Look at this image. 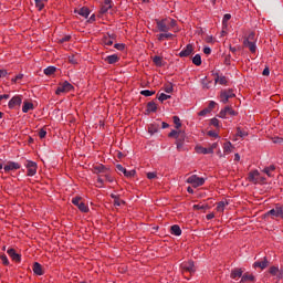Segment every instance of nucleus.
Masks as SVG:
<instances>
[{
  "label": "nucleus",
  "mask_w": 283,
  "mask_h": 283,
  "mask_svg": "<svg viewBox=\"0 0 283 283\" xmlns=\"http://www.w3.org/2000/svg\"><path fill=\"white\" fill-rule=\"evenodd\" d=\"M258 42V38H255V32H250L248 36L244 38L243 40V45L244 48H249L250 52L252 54H255L258 46L255 43Z\"/></svg>",
  "instance_id": "nucleus-2"
},
{
  "label": "nucleus",
  "mask_w": 283,
  "mask_h": 283,
  "mask_svg": "<svg viewBox=\"0 0 283 283\" xmlns=\"http://www.w3.org/2000/svg\"><path fill=\"white\" fill-rule=\"evenodd\" d=\"M237 136H240V138H245V136H249V133L247 130L237 128Z\"/></svg>",
  "instance_id": "nucleus-44"
},
{
  "label": "nucleus",
  "mask_w": 283,
  "mask_h": 283,
  "mask_svg": "<svg viewBox=\"0 0 283 283\" xmlns=\"http://www.w3.org/2000/svg\"><path fill=\"white\" fill-rule=\"evenodd\" d=\"M221 103H229V98H235V93H233V90H224L220 93Z\"/></svg>",
  "instance_id": "nucleus-11"
},
{
  "label": "nucleus",
  "mask_w": 283,
  "mask_h": 283,
  "mask_svg": "<svg viewBox=\"0 0 283 283\" xmlns=\"http://www.w3.org/2000/svg\"><path fill=\"white\" fill-rule=\"evenodd\" d=\"M231 21V14L227 13L223 15V23Z\"/></svg>",
  "instance_id": "nucleus-61"
},
{
  "label": "nucleus",
  "mask_w": 283,
  "mask_h": 283,
  "mask_svg": "<svg viewBox=\"0 0 283 283\" xmlns=\"http://www.w3.org/2000/svg\"><path fill=\"white\" fill-rule=\"evenodd\" d=\"M34 109V104L30 101H24L22 105L23 114H28V112H32Z\"/></svg>",
  "instance_id": "nucleus-21"
},
{
  "label": "nucleus",
  "mask_w": 283,
  "mask_h": 283,
  "mask_svg": "<svg viewBox=\"0 0 283 283\" xmlns=\"http://www.w3.org/2000/svg\"><path fill=\"white\" fill-rule=\"evenodd\" d=\"M8 98H10V94L0 95V105H1V102L8 101Z\"/></svg>",
  "instance_id": "nucleus-59"
},
{
  "label": "nucleus",
  "mask_w": 283,
  "mask_h": 283,
  "mask_svg": "<svg viewBox=\"0 0 283 283\" xmlns=\"http://www.w3.org/2000/svg\"><path fill=\"white\" fill-rule=\"evenodd\" d=\"M92 171H93V174H96L97 176L101 174L106 175L107 171H109V168H107V166H105L103 164H95V165H93Z\"/></svg>",
  "instance_id": "nucleus-14"
},
{
  "label": "nucleus",
  "mask_w": 283,
  "mask_h": 283,
  "mask_svg": "<svg viewBox=\"0 0 283 283\" xmlns=\"http://www.w3.org/2000/svg\"><path fill=\"white\" fill-rule=\"evenodd\" d=\"M180 134H182V132L180 130H171L168 136L169 138H178V136H180Z\"/></svg>",
  "instance_id": "nucleus-45"
},
{
  "label": "nucleus",
  "mask_w": 283,
  "mask_h": 283,
  "mask_svg": "<svg viewBox=\"0 0 283 283\" xmlns=\"http://www.w3.org/2000/svg\"><path fill=\"white\" fill-rule=\"evenodd\" d=\"M104 61H106L108 65H114V63H118V61H120V57H118V55L116 54H113V55L106 56Z\"/></svg>",
  "instance_id": "nucleus-23"
},
{
  "label": "nucleus",
  "mask_w": 283,
  "mask_h": 283,
  "mask_svg": "<svg viewBox=\"0 0 283 283\" xmlns=\"http://www.w3.org/2000/svg\"><path fill=\"white\" fill-rule=\"evenodd\" d=\"M269 266V259L266 256L263 258V261H256L253 263L254 269H261V271H264Z\"/></svg>",
  "instance_id": "nucleus-19"
},
{
  "label": "nucleus",
  "mask_w": 283,
  "mask_h": 283,
  "mask_svg": "<svg viewBox=\"0 0 283 283\" xmlns=\"http://www.w3.org/2000/svg\"><path fill=\"white\" fill-rule=\"evenodd\" d=\"M105 179L107 180V182H113L114 181V177H112V175L109 174V169L108 171L104 175Z\"/></svg>",
  "instance_id": "nucleus-52"
},
{
  "label": "nucleus",
  "mask_w": 283,
  "mask_h": 283,
  "mask_svg": "<svg viewBox=\"0 0 283 283\" xmlns=\"http://www.w3.org/2000/svg\"><path fill=\"white\" fill-rule=\"evenodd\" d=\"M208 136H210L211 138H219L218 133H216L213 130H209Z\"/></svg>",
  "instance_id": "nucleus-58"
},
{
  "label": "nucleus",
  "mask_w": 283,
  "mask_h": 283,
  "mask_svg": "<svg viewBox=\"0 0 283 283\" xmlns=\"http://www.w3.org/2000/svg\"><path fill=\"white\" fill-rule=\"evenodd\" d=\"M248 180H249V182H252V185H265L266 184V178L262 177V175L258 170L250 171L248 175Z\"/></svg>",
  "instance_id": "nucleus-3"
},
{
  "label": "nucleus",
  "mask_w": 283,
  "mask_h": 283,
  "mask_svg": "<svg viewBox=\"0 0 283 283\" xmlns=\"http://www.w3.org/2000/svg\"><path fill=\"white\" fill-rule=\"evenodd\" d=\"M75 14H80V17H83L84 19H87L90 17V9L87 7H83L78 10L74 11Z\"/></svg>",
  "instance_id": "nucleus-22"
},
{
  "label": "nucleus",
  "mask_w": 283,
  "mask_h": 283,
  "mask_svg": "<svg viewBox=\"0 0 283 283\" xmlns=\"http://www.w3.org/2000/svg\"><path fill=\"white\" fill-rule=\"evenodd\" d=\"M25 167L28 169L27 176H29V177L36 176V169L39 168L36 163H34L32 160H27Z\"/></svg>",
  "instance_id": "nucleus-12"
},
{
  "label": "nucleus",
  "mask_w": 283,
  "mask_h": 283,
  "mask_svg": "<svg viewBox=\"0 0 283 283\" xmlns=\"http://www.w3.org/2000/svg\"><path fill=\"white\" fill-rule=\"evenodd\" d=\"M188 185H192V187L196 189L198 187H202L205 185V178L198 177V175H191L187 179Z\"/></svg>",
  "instance_id": "nucleus-7"
},
{
  "label": "nucleus",
  "mask_w": 283,
  "mask_h": 283,
  "mask_svg": "<svg viewBox=\"0 0 283 283\" xmlns=\"http://www.w3.org/2000/svg\"><path fill=\"white\" fill-rule=\"evenodd\" d=\"M266 216H273V218L283 219V207L276 206L274 209L266 212Z\"/></svg>",
  "instance_id": "nucleus-17"
},
{
  "label": "nucleus",
  "mask_w": 283,
  "mask_h": 283,
  "mask_svg": "<svg viewBox=\"0 0 283 283\" xmlns=\"http://www.w3.org/2000/svg\"><path fill=\"white\" fill-rule=\"evenodd\" d=\"M203 54H207V55L211 54V48L206 46V48L203 49Z\"/></svg>",
  "instance_id": "nucleus-64"
},
{
  "label": "nucleus",
  "mask_w": 283,
  "mask_h": 283,
  "mask_svg": "<svg viewBox=\"0 0 283 283\" xmlns=\"http://www.w3.org/2000/svg\"><path fill=\"white\" fill-rule=\"evenodd\" d=\"M272 171H275V166H270L263 169V174H266L269 178L273 177V175L271 174Z\"/></svg>",
  "instance_id": "nucleus-37"
},
{
  "label": "nucleus",
  "mask_w": 283,
  "mask_h": 283,
  "mask_svg": "<svg viewBox=\"0 0 283 283\" xmlns=\"http://www.w3.org/2000/svg\"><path fill=\"white\" fill-rule=\"evenodd\" d=\"M147 178L148 180H154V178H156V172H148Z\"/></svg>",
  "instance_id": "nucleus-63"
},
{
  "label": "nucleus",
  "mask_w": 283,
  "mask_h": 283,
  "mask_svg": "<svg viewBox=\"0 0 283 283\" xmlns=\"http://www.w3.org/2000/svg\"><path fill=\"white\" fill-rule=\"evenodd\" d=\"M19 81H23V74L22 73L18 74L15 77L11 78V83H14V84L19 83Z\"/></svg>",
  "instance_id": "nucleus-48"
},
{
  "label": "nucleus",
  "mask_w": 283,
  "mask_h": 283,
  "mask_svg": "<svg viewBox=\"0 0 283 283\" xmlns=\"http://www.w3.org/2000/svg\"><path fill=\"white\" fill-rule=\"evenodd\" d=\"M192 209H193L195 211H200V210H202V209H209V206H208V205H195V206L192 207Z\"/></svg>",
  "instance_id": "nucleus-46"
},
{
  "label": "nucleus",
  "mask_w": 283,
  "mask_h": 283,
  "mask_svg": "<svg viewBox=\"0 0 283 283\" xmlns=\"http://www.w3.org/2000/svg\"><path fill=\"white\" fill-rule=\"evenodd\" d=\"M6 174H9V171H17L21 169V164L15 161H8L7 165L3 167Z\"/></svg>",
  "instance_id": "nucleus-15"
},
{
  "label": "nucleus",
  "mask_w": 283,
  "mask_h": 283,
  "mask_svg": "<svg viewBox=\"0 0 283 283\" xmlns=\"http://www.w3.org/2000/svg\"><path fill=\"white\" fill-rule=\"evenodd\" d=\"M216 149H218V143H213L208 148L200 144L195 146L196 154H202L203 156H207V154H213V151H216Z\"/></svg>",
  "instance_id": "nucleus-4"
},
{
  "label": "nucleus",
  "mask_w": 283,
  "mask_h": 283,
  "mask_svg": "<svg viewBox=\"0 0 283 283\" xmlns=\"http://www.w3.org/2000/svg\"><path fill=\"white\" fill-rule=\"evenodd\" d=\"M114 48H115L116 50L123 51V50H125V44H123V43H117V44L114 45Z\"/></svg>",
  "instance_id": "nucleus-57"
},
{
  "label": "nucleus",
  "mask_w": 283,
  "mask_h": 283,
  "mask_svg": "<svg viewBox=\"0 0 283 283\" xmlns=\"http://www.w3.org/2000/svg\"><path fill=\"white\" fill-rule=\"evenodd\" d=\"M7 253L13 260V262H21V254L17 253V250L11 248L7 251Z\"/></svg>",
  "instance_id": "nucleus-20"
},
{
  "label": "nucleus",
  "mask_w": 283,
  "mask_h": 283,
  "mask_svg": "<svg viewBox=\"0 0 283 283\" xmlns=\"http://www.w3.org/2000/svg\"><path fill=\"white\" fill-rule=\"evenodd\" d=\"M181 271L182 273H190V275H193V273H196V264L193 261H186L181 263Z\"/></svg>",
  "instance_id": "nucleus-8"
},
{
  "label": "nucleus",
  "mask_w": 283,
  "mask_h": 283,
  "mask_svg": "<svg viewBox=\"0 0 283 283\" xmlns=\"http://www.w3.org/2000/svg\"><path fill=\"white\" fill-rule=\"evenodd\" d=\"M207 114H211V111L208 108H205L198 113L199 116H207Z\"/></svg>",
  "instance_id": "nucleus-54"
},
{
  "label": "nucleus",
  "mask_w": 283,
  "mask_h": 283,
  "mask_svg": "<svg viewBox=\"0 0 283 283\" xmlns=\"http://www.w3.org/2000/svg\"><path fill=\"white\" fill-rule=\"evenodd\" d=\"M157 109H158V105L156 104V102H149L147 104V112L154 113V112H157Z\"/></svg>",
  "instance_id": "nucleus-33"
},
{
  "label": "nucleus",
  "mask_w": 283,
  "mask_h": 283,
  "mask_svg": "<svg viewBox=\"0 0 283 283\" xmlns=\"http://www.w3.org/2000/svg\"><path fill=\"white\" fill-rule=\"evenodd\" d=\"M158 98L161 103H164V101H169V98H171V95H167L165 93H161Z\"/></svg>",
  "instance_id": "nucleus-50"
},
{
  "label": "nucleus",
  "mask_w": 283,
  "mask_h": 283,
  "mask_svg": "<svg viewBox=\"0 0 283 283\" xmlns=\"http://www.w3.org/2000/svg\"><path fill=\"white\" fill-rule=\"evenodd\" d=\"M244 282H255V275L249 272L244 273L241 277V283H244Z\"/></svg>",
  "instance_id": "nucleus-25"
},
{
  "label": "nucleus",
  "mask_w": 283,
  "mask_h": 283,
  "mask_svg": "<svg viewBox=\"0 0 283 283\" xmlns=\"http://www.w3.org/2000/svg\"><path fill=\"white\" fill-rule=\"evenodd\" d=\"M233 151V144L231 142H226L223 144V154L229 155Z\"/></svg>",
  "instance_id": "nucleus-28"
},
{
  "label": "nucleus",
  "mask_w": 283,
  "mask_h": 283,
  "mask_svg": "<svg viewBox=\"0 0 283 283\" xmlns=\"http://www.w3.org/2000/svg\"><path fill=\"white\" fill-rule=\"evenodd\" d=\"M45 3H48V0H35V8L39 10V12L45 8Z\"/></svg>",
  "instance_id": "nucleus-34"
},
{
  "label": "nucleus",
  "mask_w": 283,
  "mask_h": 283,
  "mask_svg": "<svg viewBox=\"0 0 283 283\" xmlns=\"http://www.w3.org/2000/svg\"><path fill=\"white\" fill-rule=\"evenodd\" d=\"M142 96H154L156 94V91H149V90H144L140 92Z\"/></svg>",
  "instance_id": "nucleus-47"
},
{
  "label": "nucleus",
  "mask_w": 283,
  "mask_h": 283,
  "mask_svg": "<svg viewBox=\"0 0 283 283\" xmlns=\"http://www.w3.org/2000/svg\"><path fill=\"white\" fill-rule=\"evenodd\" d=\"M153 63H155V65H157V67H163V57L156 55L153 57Z\"/></svg>",
  "instance_id": "nucleus-39"
},
{
  "label": "nucleus",
  "mask_w": 283,
  "mask_h": 283,
  "mask_svg": "<svg viewBox=\"0 0 283 283\" xmlns=\"http://www.w3.org/2000/svg\"><path fill=\"white\" fill-rule=\"evenodd\" d=\"M216 108V102L211 101L207 107V109H209V112H213V109Z\"/></svg>",
  "instance_id": "nucleus-55"
},
{
  "label": "nucleus",
  "mask_w": 283,
  "mask_h": 283,
  "mask_svg": "<svg viewBox=\"0 0 283 283\" xmlns=\"http://www.w3.org/2000/svg\"><path fill=\"white\" fill-rule=\"evenodd\" d=\"M172 120H174L176 129H180V127H182V122H180V117L174 116Z\"/></svg>",
  "instance_id": "nucleus-41"
},
{
  "label": "nucleus",
  "mask_w": 283,
  "mask_h": 283,
  "mask_svg": "<svg viewBox=\"0 0 283 283\" xmlns=\"http://www.w3.org/2000/svg\"><path fill=\"white\" fill-rule=\"evenodd\" d=\"M114 35H109V34H107V35H104V38H103V44L104 45H114Z\"/></svg>",
  "instance_id": "nucleus-30"
},
{
  "label": "nucleus",
  "mask_w": 283,
  "mask_h": 283,
  "mask_svg": "<svg viewBox=\"0 0 283 283\" xmlns=\"http://www.w3.org/2000/svg\"><path fill=\"white\" fill-rule=\"evenodd\" d=\"M124 176H126V178H134V176H136V170H126V174H124Z\"/></svg>",
  "instance_id": "nucleus-53"
},
{
  "label": "nucleus",
  "mask_w": 283,
  "mask_h": 283,
  "mask_svg": "<svg viewBox=\"0 0 283 283\" xmlns=\"http://www.w3.org/2000/svg\"><path fill=\"white\" fill-rule=\"evenodd\" d=\"M56 72V69L54 66H49L44 69L45 76H52Z\"/></svg>",
  "instance_id": "nucleus-38"
},
{
  "label": "nucleus",
  "mask_w": 283,
  "mask_h": 283,
  "mask_svg": "<svg viewBox=\"0 0 283 283\" xmlns=\"http://www.w3.org/2000/svg\"><path fill=\"white\" fill-rule=\"evenodd\" d=\"M117 170L120 171L122 174H126L127 169L123 167V165H117L116 166Z\"/></svg>",
  "instance_id": "nucleus-60"
},
{
  "label": "nucleus",
  "mask_w": 283,
  "mask_h": 283,
  "mask_svg": "<svg viewBox=\"0 0 283 283\" xmlns=\"http://www.w3.org/2000/svg\"><path fill=\"white\" fill-rule=\"evenodd\" d=\"M193 54V44H187L184 50L180 51V59H187V56H191Z\"/></svg>",
  "instance_id": "nucleus-16"
},
{
  "label": "nucleus",
  "mask_w": 283,
  "mask_h": 283,
  "mask_svg": "<svg viewBox=\"0 0 283 283\" xmlns=\"http://www.w3.org/2000/svg\"><path fill=\"white\" fill-rule=\"evenodd\" d=\"M272 143L275 145H283V138L282 137H273Z\"/></svg>",
  "instance_id": "nucleus-51"
},
{
  "label": "nucleus",
  "mask_w": 283,
  "mask_h": 283,
  "mask_svg": "<svg viewBox=\"0 0 283 283\" xmlns=\"http://www.w3.org/2000/svg\"><path fill=\"white\" fill-rule=\"evenodd\" d=\"M177 149H180L185 145V132H182L178 138H176Z\"/></svg>",
  "instance_id": "nucleus-29"
},
{
  "label": "nucleus",
  "mask_w": 283,
  "mask_h": 283,
  "mask_svg": "<svg viewBox=\"0 0 283 283\" xmlns=\"http://www.w3.org/2000/svg\"><path fill=\"white\" fill-rule=\"evenodd\" d=\"M214 83H219V85H227V76H217Z\"/></svg>",
  "instance_id": "nucleus-40"
},
{
  "label": "nucleus",
  "mask_w": 283,
  "mask_h": 283,
  "mask_svg": "<svg viewBox=\"0 0 283 283\" xmlns=\"http://www.w3.org/2000/svg\"><path fill=\"white\" fill-rule=\"evenodd\" d=\"M159 32H169L171 28H176L177 22L175 19L165 18L163 20H156Z\"/></svg>",
  "instance_id": "nucleus-1"
},
{
  "label": "nucleus",
  "mask_w": 283,
  "mask_h": 283,
  "mask_svg": "<svg viewBox=\"0 0 283 283\" xmlns=\"http://www.w3.org/2000/svg\"><path fill=\"white\" fill-rule=\"evenodd\" d=\"M39 136H40V138H45V136H48V132H45V129H41L39 132Z\"/></svg>",
  "instance_id": "nucleus-62"
},
{
  "label": "nucleus",
  "mask_w": 283,
  "mask_h": 283,
  "mask_svg": "<svg viewBox=\"0 0 283 283\" xmlns=\"http://www.w3.org/2000/svg\"><path fill=\"white\" fill-rule=\"evenodd\" d=\"M269 273L272 277H276V280H283V269H280L277 265L270 266Z\"/></svg>",
  "instance_id": "nucleus-10"
},
{
  "label": "nucleus",
  "mask_w": 283,
  "mask_h": 283,
  "mask_svg": "<svg viewBox=\"0 0 283 283\" xmlns=\"http://www.w3.org/2000/svg\"><path fill=\"white\" fill-rule=\"evenodd\" d=\"M210 125H212L213 127H217V129H219L220 128V120L214 117L210 120Z\"/></svg>",
  "instance_id": "nucleus-49"
},
{
  "label": "nucleus",
  "mask_w": 283,
  "mask_h": 283,
  "mask_svg": "<svg viewBox=\"0 0 283 283\" xmlns=\"http://www.w3.org/2000/svg\"><path fill=\"white\" fill-rule=\"evenodd\" d=\"M72 205H74L75 207H77V209L82 212V213H90V207L87 205H85V202H83V198L81 197H74L72 199Z\"/></svg>",
  "instance_id": "nucleus-5"
},
{
  "label": "nucleus",
  "mask_w": 283,
  "mask_h": 283,
  "mask_svg": "<svg viewBox=\"0 0 283 283\" xmlns=\"http://www.w3.org/2000/svg\"><path fill=\"white\" fill-rule=\"evenodd\" d=\"M23 103V96L21 95H14L8 103L9 109H14V107H21V104Z\"/></svg>",
  "instance_id": "nucleus-9"
},
{
  "label": "nucleus",
  "mask_w": 283,
  "mask_h": 283,
  "mask_svg": "<svg viewBox=\"0 0 283 283\" xmlns=\"http://www.w3.org/2000/svg\"><path fill=\"white\" fill-rule=\"evenodd\" d=\"M172 235H182V230L180 229V226L175 224L170 229Z\"/></svg>",
  "instance_id": "nucleus-31"
},
{
  "label": "nucleus",
  "mask_w": 283,
  "mask_h": 283,
  "mask_svg": "<svg viewBox=\"0 0 283 283\" xmlns=\"http://www.w3.org/2000/svg\"><path fill=\"white\" fill-rule=\"evenodd\" d=\"M113 8V2L112 0H104V3L101 6L99 9V14H107L109 10Z\"/></svg>",
  "instance_id": "nucleus-18"
},
{
  "label": "nucleus",
  "mask_w": 283,
  "mask_h": 283,
  "mask_svg": "<svg viewBox=\"0 0 283 283\" xmlns=\"http://www.w3.org/2000/svg\"><path fill=\"white\" fill-rule=\"evenodd\" d=\"M74 90V85H72L70 82L65 81L61 84H59L55 94L59 96L61 94H67V92H72Z\"/></svg>",
  "instance_id": "nucleus-6"
},
{
  "label": "nucleus",
  "mask_w": 283,
  "mask_h": 283,
  "mask_svg": "<svg viewBox=\"0 0 283 283\" xmlns=\"http://www.w3.org/2000/svg\"><path fill=\"white\" fill-rule=\"evenodd\" d=\"M97 187L101 189L103 187H105V182L103 181V178L98 177L97 178Z\"/></svg>",
  "instance_id": "nucleus-56"
},
{
  "label": "nucleus",
  "mask_w": 283,
  "mask_h": 283,
  "mask_svg": "<svg viewBox=\"0 0 283 283\" xmlns=\"http://www.w3.org/2000/svg\"><path fill=\"white\" fill-rule=\"evenodd\" d=\"M174 36L171 33H161L157 35L158 41H165V39H171Z\"/></svg>",
  "instance_id": "nucleus-42"
},
{
  "label": "nucleus",
  "mask_w": 283,
  "mask_h": 283,
  "mask_svg": "<svg viewBox=\"0 0 283 283\" xmlns=\"http://www.w3.org/2000/svg\"><path fill=\"white\" fill-rule=\"evenodd\" d=\"M229 116H238V112L233 111L231 106H226L219 113V118H227V115Z\"/></svg>",
  "instance_id": "nucleus-13"
},
{
  "label": "nucleus",
  "mask_w": 283,
  "mask_h": 283,
  "mask_svg": "<svg viewBox=\"0 0 283 283\" xmlns=\"http://www.w3.org/2000/svg\"><path fill=\"white\" fill-rule=\"evenodd\" d=\"M164 92H166V94H171L174 92V84L171 82L166 83L164 85Z\"/></svg>",
  "instance_id": "nucleus-35"
},
{
  "label": "nucleus",
  "mask_w": 283,
  "mask_h": 283,
  "mask_svg": "<svg viewBox=\"0 0 283 283\" xmlns=\"http://www.w3.org/2000/svg\"><path fill=\"white\" fill-rule=\"evenodd\" d=\"M192 63H193V65H197V66L202 65V57L200 56V54H196L192 57Z\"/></svg>",
  "instance_id": "nucleus-36"
},
{
  "label": "nucleus",
  "mask_w": 283,
  "mask_h": 283,
  "mask_svg": "<svg viewBox=\"0 0 283 283\" xmlns=\"http://www.w3.org/2000/svg\"><path fill=\"white\" fill-rule=\"evenodd\" d=\"M33 273L35 275H43V266L39 262L33 264Z\"/></svg>",
  "instance_id": "nucleus-27"
},
{
  "label": "nucleus",
  "mask_w": 283,
  "mask_h": 283,
  "mask_svg": "<svg viewBox=\"0 0 283 283\" xmlns=\"http://www.w3.org/2000/svg\"><path fill=\"white\" fill-rule=\"evenodd\" d=\"M242 273H243L242 269H234V270H232L230 277L232 280H238V279L242 277Z\"/></svg>",
  "instance_id": "nucleus-26"
},
{
  "label": "nucleus",
  "mask_w": 283,
  "mask_h": 283,
  "mask_svg": "<svg viewBox=\"0 0 283 283\" xmlns=\"http://www.w3.org/2000/svg\"><path fill=\"white\" fill-rule=\"evenodd\" d=\"M0 260L4 266H10V261L8 260V255L6 254L0 255Z\"/></svg>",
  "instance_id": "nucleus-43"
},
{
  "label": "nucleus",
  "mask_w": 283,
  "mask_h": 283,
  "mask_svg": "<svg viewBox=\"0 0 283 283\" xmlns=\"http://www.w3.org/2000/svg\"><path fill=\"white\" fill-rule=\"evenodd\" d=\"M111 198L114 199V206L115 207H120V205H125V201L123 199H120L118 196L116 195H111Z\"/></svg>",
  "instance_id": "nucleus-32"
},
{
  "label": "nucleus",
  "mask_w": 283,
  "mask_h": 283,
  "mask_svg": "<svg viewBox=\"0 0 283 283\" xmlns=\"http://www.w3.org/2000/svg\"><path fill=\"white\" fill-rule=\"evenodd\" d=\"M229 206V201L224 200V201H219L217 203V211L218 213H224V209Z\"/></svg>",
  "instance_id": "nucleus-24"
}]
</instances>
